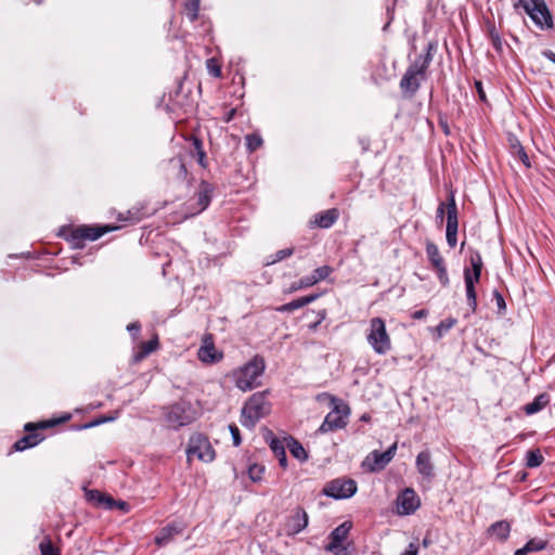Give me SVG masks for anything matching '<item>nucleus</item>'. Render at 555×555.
Here are the masks:
<instances>
[{
	"label": "nucleus",
	"instance_id": "nucleus-1",
	"mask_svg": "<svg viewBox=\"0 0 555 555\" xmlns=\"http://www.w3.org/2000/svg\"><path fill=\"white\" fill-rule=\"evenodd\" d=\"M266 369L264 360L261 357H254L250 361L233 372L235 386L242 391L251 390L260 385L259 377Z\"/></svg>",
	"mask_w": 555,
	"mask_h": 555
},
{
	"label": "nucleus",
	"instance_id": "nucleus-2",
	"mask_svg": "<svg viewBox=\"0 0 555 555\" xmlns=\"http://www.w3.org/2000/svg\"><path fill=\"white\" fill-rule=\"evenodd\" d=\"M366 339L377 354L384 356L391 350L390 336L386 330L385 321L379 317L370 320Z\"/></svg>",
	"mask_w": 555,
	"mask_h": 555
},
{
	"label": "nucleus",
	"instance_id": "nucleus-3",
	"mask_svg": "<svg viewBox=\"0 0 555 555\" xmlns=\"http://www.w3.org/2000/svg\"><path fill=\"white\" fill-rule=\"evenodd\" d=\"M269 413V404L266 400V392L254 393L242 409L243 426L253 428L256 423Z\"/></svg>",
	"mask_w": 555,
	"mask_h": 555
},
{
	"label": "nucleus",
	"instance_id": "nucleus-4",
	"mask_svg": "<svg viewBox=\"0 0 555 555\" xmlns=\"http://www.w3.org/2000/svg\"><path fill=\"white\" fill-rule=\"evenodd\" d=\"M164 416L168 427L179 429L195 421L196 412L190 402L180 401L165 408Z\"/></svg>",
	"mask_w": 555,
	"mask_h": 555
},
{
	"label": "nucleus",
	"instance_id": "nucleus-5",
	"mask_svg": "<svg viewBox=\"0 0 555 555\" xmlns=\"http://www.w3.org/2000/svg\"><path fill=\"white\" fill-rule=\"evenodd\" d=\"M470 266L472 269L466 268L464 270V281L466 288V297L467 304L472 308L473 311L476 310L477 307V295L475 291V283H478L481 275L482 269V259L479 253H475L470 256Z\"/></svg>",
	"mask_w": 555,
	"mask_h": 555
},
{
	"label": "nucleus",
	"instance_id": "nucleus-6",
	"mask_svg": "<svg viewBox=\"0 0 555 555\" xmlns=\"http://www.w3.org/2000/svg\"><path fill=\"white\" fill-rule=\"evenodd\" d=\"M188 459L196 456L199 461L209 463L215 459V451L208 438L202 434L193 435L186 449Z\"/></svg>",
	"mask_w": 555,
	"mask_h": 555
},
{
	"label": "nucleus",
	"instance_id": "nucleus-7",
	"mask_svg": "<svg viewBox=\"0 0 555 555\" xmlns=\"http://www.w3.org/2000/svg\"><path fill=\"white\" fill-rule=\"evenodd\" d=\"M348 415L349 408L347 405H335V408L327 413L318 431L325 434L344 428L347 425Z\"/></svg>",
	"mask_w": 555,
	"mask_h": 555
},
{
	"label": "nucleus",
	"instance_id": "nucleus-8",
	"mask_svg": "<svg viewBox=\"0 0 555 555\" xmlns=\"http://www.w3.org/2000/svg\"><path fill=\"white\" fill-rule=\"evenodd\" d=\"M357 482L353 479L337 478L324 487V494L337 500L351 498L357 492Z\"/></svg>",
	"mask_w": 555,
	"mask_h": 555
},
{
	"label": "nucleus",
	"instance_id": "nucleus-9",
	"mask_svg": "<svg viewBox=\"0 0 555 555\" xmlns=\"http://www.w3.org/2000/svg\"><path fill=\"white\" fill-rule=\"evenodd\" d=\"M397 451V443L390 446L385 452L373 451L363 461L362 467L369 472L384 469L393 459Z\"/></svg>",
	"mask_w": 555,
	"mask_h": 555
},
{
	"label": "nucleus",
	"instance_id": "nucleus-10",
	"mask_svg": "<svg viewBox=\"0 0 555 555\" xmlns=\"http://www.w3.org/2000/svg\"><path fill=\"white\" fill-rule=\"evenodd\" d=\"M108 231V228L82 225L73 230L69 241L75 248H82L83 241H95Z\"/></svg>",
	"mask_w": 555,
	"mask_h": 555
},
{
	"label": "nucleus",
	"instance_id": "nucleus-11",
	"mask_svg": "<svg viewBox=\"0 0 555 555\" xmlns=\"http://www.w3.org/2000/svg\"><path fill=\"white\" fill-rule=\"evenodd\" d=\"M457 228H459V220H457V207L454 199L453 194H451L449 198V203L447 204V230H446V237L447 242L450 247H455L457 242Z\"/></svg>",
	"mask_w": 555,
	"mask_h": 555
},
{
	"label": "nucleus",
	"instance_id": "nucleus-12",
	"mask_svg": "<svg viewBox=\"0 0 555 555\" xmlns=\"http://www.w3.org/2000/svg\"><path fill=\"white\" fill-rule=\"evenodd\" d=\"M533 3L532 8H529L528 4H525V9L530 15V17L534 21L537 25L541 28H551L553 26L552 16L546 9L543 0H531Z\"/></svg>",
	"mask_w": 555,
	"mask_h": 555
},
{
	"label": "nucleus",
	"instance_id": "nucleus-13",
	"mask_svg": "<svg viewBox=\"0 0 555 555\" xmlns=\"http://www.w3.org/2000/svg\"><path fill=\"white\" fill-rule=\"evenodd\" d=\"M308 519L306 511L302 507L297 506L286 519L285 532L288 535L299 533L308 526Z\"/></svg>",
	"mask_w": 555,
	"mask_h": 555
},
{
	"label": "nucleus",
	"instance_id": "nucleus-14",
	"mask_svg": "<svg viewBox=\"0 0 555 555\" xmlns=\"http://www.w3.org/2000/svg\"><path fill=\"white\" fill-rule=\"evenodd\" d=\"M420 506V499L415 491L406 488L397 499L398 513L400 515H410Z\"/></svg>",
	"mask_w": 555,
	"mask_h": 555
},
{
	"label": "nucleus",
	"instance_id": "nucleus-15",
	"mask_svg": "<svg viewBox=\"0 0 555 555\" xmlns=\"http://www.w3.org/2000/svg\"><path fill=\"white\" fill-rule=\"evenodd\" d=\"M415 466L426 480L430 481L435 477V466L431 462V454L428 450L420 452L416 456Z\"/></svg>",
	"mask_w": 555,
	"mask_h": 555
},
{
	"label": "nucleus",
	"instance_id": "nucleus-16",
	"mask_svg": "<svg viewBox=\"0 0 555 555\" xmlns=\"http://www.w3.org/2000/svg\"><path fill=\"white\" fill-rule=\"evenodd\" d=\"M434 46L429 43L425 55L417 56L414 62L408 67L406 72H412L414 76L425 79V73L433 61L431 50Z\"/></svg>",
	"mask_w": 555,
	"mask_h": 555
},
{
	"label": "nucleus",
	"instance_id": "nucleus-17",
	"mask_svg": "<svg viewBox=\"0 0 555 555\" xmlns=\"http://www.w3.org/2000/svg\"><path fill=\"white\" fill-rule=\"evenodd\" d=\"M184 525L181 522H172L162 528L158 534L155 537V543L158 546H165L170 543L176 535L182 534Z\"/></svg>",
	"mask_w": 555,
	"mask_h": 555
},
{
	"label": "nucleus",
	"instance_id": "nucleus-18",
	"mask_svg": "<svg viewBox=\"0 0 555 555\" xmlns=\"http://www.w3.org/2000/svg\"><path fill=\"white\" fill-rule=\"evenodd\" d=\"M214 188L210 183L202 181L196 194V203L198 206L197 212L205 210L211 201Z\"/></svg>",
	"mask_w": 555,
	"mask_h": 555
},
{
	"label": "nucleus",
	"instance_id": "nucleus-19",
	"mask_svg": "<svg viewBox=\"0 0 555 555\" xmlns=\"http://www.w3.org/2000/svg\"><path fill=\"white\" fill-rule=\"evenodd\" d=\"M511 533V524L507 520H499L488 528V534L500 542H505Z\"/></svg>",
	"mask_w": 555,
	"mask_h": 555
},
{
	"label": "nucleus",
	"instance_id": "nucleus-20",
	"mask_svg": "<svg viewBox=\"0 0 555 555\" xmlns=\"http://www.w3.org/2000/svg\"><path fill=\"white\" fill-rule=\"evenodd\" d=\"M421 80L422 79L418 76H414L412 74V72L405 70V73L400 81V88L404 93H408L409 95H413L418 90Z\"/></svg>",
	"mask_w": 555,
	"mask_h": 555
},
{
	"label": "nucleus",
	"instance_id": "nucleus-21",
	"mask_svg": "<svg viewBox=\"0 0 555 555\" xmlns=\"http://www.w3.org/2000/svg\"><path fill=\"white\" fill-rule=\"evenodd\" d=\"M198 359L205 363H215L222 358L221 353H218L212 343H206L198 349Z\"/></svg>",
	"mask_w": 555,
	"mask_h": 555
},
{
	"label": "nucleus",
	"instance_id": "nucleus-22",
	"mask_svg": "<svg viewBox=\"0 0 555 555\" xmlns=\"http://www.w3.org/2000/svg\"><path fill=\"white\" fill-rule=\"evenodd\" d=\"M317 298H319L318 294L308 295L305 297H300L298 299H295L291 302H287L285 305H282L278 308V311L280 312H292L294 310L300 309L311 302H313Z\"/></svg>",
	"mask_w": 555,
	"mask_h": 555
},
{
	"label": "nucleus",
	"instance_id": "nucleus-23",
	"mask_svg": "<svg viewBox=\"0 0 555 555\" xmlns=\"http://www.w3.org/2000/svg\"><path fill=\"white\" fill-rule=\"evenodd\" d=\"M338 218V212L336 209H328L322 211L314 217V224L322 229H327L332 227Z\"/></svg>",
	"mask_w": 555,
	"mask_h": 555
},
{
	"label": "nucleus",
	"instance_id": "nucleus-24",
	"mask_svg": "<svg viewBox=\"0 0 555 555\" xmlns=\"http://www.w3.org/2000/svg\"><path fill=\"white\" fill-rule=\"evenodd\" d=\"M270 436H271V438L269 440V446H270L272 452L274 453V455L276 456V459L279 460L280 466L283 468H286L287 467V457H286V452H285V446L280 439H278L276 437H273L271 433H270Z\"/></svg>",
	"mask_w": 555,
	"mask_h": 555
},
{
	"label": "nucleus",
	"instance_id": "nucleus-25",
	"mask_svg": "<svg viewBox=\"0 0 555 555\" xmlns=\"http://www.w3.org/2000/svg\"><path fill=\"white\" fill-rule=\"evenodd\" d=\"M550 402V396L547 393H540L534 400L524 406V411L527 415H532L544 409Z\"/></svg>",
	"mask_w": 555,
	"mask_h": 555
},
{
	"label": "nucleus",
	"instance_id": "nucleus-26",
	"mask_svg": "<svg viewBox=\"0 0 555 555\" xmlns=\"http://www.w3.org/2000/svg\"><path fill=\"white\" fill-rule=\"evenodd\" d=\"M41 441V437L37 433H30L28 435H25L21 439H18L14 443V449L16 451H24L28 448H33L37 446Z\"/></svg>",
	"mask_w": 555,
	"mask_h": 555
},
{
	"label": "nucleus",
	"instance_id": "nucleus-27",
	"mask_svg": "<svg viewBox=\"0 0 555 555\" xmlns=\"http://www.w3.org/2000/svg\"><path fill=\"white\" fill-rule=\"evenodd\" d=\"M352 525L349 521H345L336 527L330 534V543H343L351 529Z\"/></svg>",
	"mask_w": 555,
	"mask_h": 555
},
{
	"label": "nucleus",
	"instance_id": "nucleus-28",
	"mask_svg": "<svg viewBox=\"0 0 555 555\" xmlns=\"http://www.w3.org/2000/svg\"><path fill=\"white\" fill-rule=\"evenodd\" d=\"M90 494H91V498L93 500H96V502L99 504H103L107 508H113L114 506H117L120 509H125L126 506H127L126 502H122V501L116 502L113 498L106 496V495H104L103 493H101L99 491H92Z\"/></svg>",
	"mask_w": 555,
	"mask_h": 555
},
{
	"label": "nucleus",
	"instance_id": "nucleus-29",
	"mask_svg": "<svg viewBox=\"0 0 555 555\" xmlns=\"http://www.w3.org/2000/svg\"><path fill=\"white\" fill-rule=\"evenodd\" d=\"M426 254L434 268L444 264L443 258L440 255L438 246L433 242H427Z\"/></svg>",
	"mask_w": 555,
	"mask_h": 555
},
{
	"label": "nucleus",
	"instance_id": "nucleus-30",
	"mask_svg": "<svg viewBox=\"0 0 555 555\" xmlns=\"http://www.w3.org/2000/svg\"><path fill=\"white\" fill-rule=\"evenodd\" d=\"M157 348H158V338H157V336H155L153 339H151L149 341H143L140 345L139 352L135 354V360L139 361V360L144 359L150 353L155 351Z\"/></svg>",
	"mask_w": 555,
	"mask_h": 555
},
{
	"label": "nucleus",
	"instance_id": "nucleus-31",
	"mask_svg": "<svg viewBox=\"0 0 555 555\" xmlns=\"http://www.w3.org/2000/svg\"><path fill=\"white\" fill-rule=\"evenodd\" d=\"M289 452L292 455L300 461L307 460L308 455L304 447L295 439H291L287 443Z\"/></svg>",
	"mask_w": 555,
	"mask_h": 555
},
{
	"label": "nucleus",
	"instance_id": "nucleus-32",
	"mask_svg": "<svg viewBox=\"0 0 555 555\" xmlns=\"http://www.w3.org/2000/svg\"><path fill=\"white\" fill-rule=\"evenodd\" d=\"M333 269L330 266H322L317 268L310 276L312 284H317L320 281L325 280L331 273Z\"/></svg>",
	"mask_w": 555,
	"mask_h": 555
},
{
	"label": "nucleus",
	"instance_id": "nucleus-33",
	"mask_svg": "<svg viewBox=\"0 0 555 555\" xmlns=\"http://www.w3.org/2000/svg\"><path fill=\"white\" fill-rule=\"evenodd\" d=\"M543 456L540 450H530L527 452L526 465L530 468L538 467L542 464Z\"/></svg>",
	"mask_w": 555,
	"mask_h": 555
},
{
	"label": "nucleus",
	"instance_id": "nucleus-34",
	"mask_svg": "<svg viewBox=\"0 0 555 555\" xmlns=\"http://www.w3.org/2000/svg\"><path fill=\"white\" fill-rule=\"evenodd\" d=\"M199 0H188L184 5V11L188 18L194 22L198 16Z\"/></svg>",
	"mask_w": 555,
	"mask_h": 555
},
{
	"label": "nucleus",
	"instance_id": "nucleus-35",
	"mask_svg": "<svg viewBox=\"0 0 555 555\" xmlns=\"http://www.w3.org/2000/svg\"><path fill=\"white\" fill-rule=\"evenodd\" d=\"M41 555H60L59 548H56L49 538H44L39 544Z\"/></svg>",
	"mask_w": 555,
	"mask_h": 555
},
{
	"label": "nucleus",
	"instance_id": "nucleus-36",
	"mask_svg": "<svg viewBox=\"0 0 555 555\" xmlns=\"http://www.w3.org/2000/svg\"><path fill=\"white\" fill-rule=\"evenodd\" d=\"M246 147L251 153L255 152L258 147L262 145V138L259 134L251 133L247 134L245 138Z\"/></svg>",
	"mask_w": 555,
	"mask_h": 555
},
{
	"label": "nucleus",
	"instance_id": "nucleus-37",
	"mask_svg": "<svg viewBox=\"0 0 555 555\" xmlns=\"http://www.w3.org/2000/svg\"><path fill=\"white\" fill-rule=\"evenodd\" d=\"M546 545H547V542L545 540L537 539V538L529 540L525 544V546L529 553L542 551L546 547Z\"/></svg>",
	"mask_w": 555,
	"mask_h": 555
},
{
	"label": "nucleus",
	"instance_id": "nucleus-38",
	"mask_svg": "<svg viewBox=\"0 0 555 555\" xmlns=\"http://www.w3.org/2000/svg\"><path fill=\"white\" fill-rule=\"evenodd\" d=\"M456 324V319L448 318L439 323L437 326L438 336H443L449 330H451Z\"/></svg>",
	"mask_w": 555,
	"mask_h": 555
},
{
	"label": "nucleus",
	"instance_id": "nucleus-39",
	"mask_svg": "<svg viewBox=\"0 0 555 555\" xmlns=\"http://www.w3.org/2000/svg\"><path fill=\"white\" fill-rule=\"evenodd\" d=\"M264 473V466L253 464L248 467V476L253 481H259Z\"/></svg>",
	"mask_w": 555,
	"mask_h": 555
},
{
	"label": "nucleus",
	"instance_id": "nucleus-40",
	"mask_svg": "<svg viewBox=\"0 0 555 555\" xmlns=\"http://www.w3.org/2000/svg\"><path fill=\"white\" fill-rule=\"evenodd\" d=\"M325 551L331 552L334 555H348L349 554L347 546H345L343 543H328L325 546Z\"/></svg>",
	"mask_w": 555,
	"mask_h": 555
},
{
	"label": "nucleus",
	"instance_id": "nucleus-41",
	"mask_svg": "<svg viewBox=\"0 0 555 555\" xmlns=\"http://www.w3.org/2000/svg\"><path fill=\"white\" fill-rule=\"evenodd\" d=\"M312 281L310 279V276H305L302 279H300L298 282H295L291 285L289 287V292H296L298 289H301V288H307V287H310L312 286Z\"/></svg>",
	"mask_w": 555,
	"mask_h": 555
},
{
	"label": "nucleus",
	"instance_id": "nucleus-42",
	"mask_svg": "<svg viewBox=\"0 0 555 555\" xmlns=\"http://www.w3.org/2000/svg\"><path fill=\"white\" fill-rule=\"evenodd\" d=\"M436 271H437V275H438V279L440 281V283L443 285V286H448L449 285V276H448V272H447V268L444 264H441L437 268H435Z\"/></svg>",
	"mask_w": 555,
	"mask_h": 555
},
{
	"label": "nucleus",
	"instance_id": "nucleus-43",
	"mask_svg": "<svg viewBox=\"0 0 555 555\" xmlns=\"http://www.w3.org/2000/svg\"><path fill=\"white\" fill-rule=\"evenodd\" d=\"M229 430H230L232 439H233V444L235 447H238L242 442L238 427L235 424H230Z\"/></svg>",
	"mask_w": 555,
	"mask_h": 555
},
{
	"label": "nucleus",
	"instance_id": "nucleus-44",
	"mask_svg": "<svg viewBox=\"0 0 555 555\" xmlns=\"http://www.w3.org/2000/svg\"><path fill=\"white\" fill-rule=\"evenodd\" d=\"M294 253V249L293 248H284V249H281L279 251H276L275 256H274V259L271 261V263H274V262H278V261H281L289 256H292Z\"/></svg>",
	"mask_w": 555,
	"mask_h": 555
},
{
	"label": "nucleus",
	"instance_id": "nucleus-45",
	"mask_svg": "<svg viewBox=\"0 0 555 555\" xmlns=\"http://www.w3.org/2000/svg\"><path fill=\"white\" fill-rule=\"evenodd\" d=\"M515 149H517V154L519 156V159L526 165L527 167H530V162L527 153L524 151L522 146L517 142L516 145H514Z\"/></svg>",
	"mask_w": 555,
	"mask_h": 555
},
{
	"label": "nucleus",
	"instance_id": "nucleus-46",
	"mask_svg": "<svg viewBox=\"0 0 555 555\" xmlns=\"http://www.w3.org/2000/svg\"><path fill=\"white\" fill-rule=\"evenodd\" d=\"M207 68H208L209 74H211L215 77H219L221 75L220 67L215 64V61L212 59H209L207 61Z\"/></svg>",
	"mask_w": 555,
	"mask_h": 555
},
{
	"label": "nucleus",
	"instance_id": "nucleus-47",
	"mask_svg": "<svg viewBox=\"0 0 555 555\" xmlns=\"http://www.w3.org/2000/svg\"><path fill=\"white\" fill-rule=\"evenodd\" d=\"M475 87H476L477 93L479 95V99L485 102L486 101V92L482 88L481 81H478V80L475 81Z\"/></svg>",
	"mask_w": 555,
	"mask_h": 555
},
{
	"label": "nucleus",
	"instance_id": "nucleus-48",
	"mask_svg": "<svg viewBox=\"0 0 555 555\" xmlns=\"http://www.w3.org/2000/svg\"><path fill=\"white\" fill-rule=\"evenodd\" d=\"M418 547L415 543H410L409 547L404 551L402 555H417Z\"/></svg>",
	"mask_w": 555,
	"mask_h": 555
},
{
	"label": "nucleus",
	"instance_id": "nucleus-49",
	"mask_svg": "<svg viewBox=\"0 0 555 555\" xmlns=\"http://www.w3.org/2000/svg\"><path fill=\"white\" fill-rule=\"evenodd\" d=\"M140 328H141V325L139 322H133V323H130L128 326H127V330L128 332H130L131 334L133 335H137L139 332H140Z\"/></svg>",
	"mask_w": 555,
	"mask_h": 555
},
{
	"label": "nucleus",
	"instance_id": "nucleus-50",
	"mask_svg": "<svg viewBox=\"0 0 555 555\" xmlns=\"http://www.w3.org/2000/svg\"><path fill=\"white\" fill-rule=\"evenodd\" d=\"M113 420H114V417H102V418L91 422L90 424L86 425V427H93V426H96V425H100V424H103L105 422H109Z\"/></svg>",
	"mask_w": 555,
	"mask_h": 555
},
{
	"label": "nucleus",
	"instance_id": "nucleus-51",
	"mask_svg": "<svg viewBox=\"0 0 555 555\" xmlns=\"http://www.w3.org/2000/svg\"><path fill=\"white\" fill-rule=\"evenodd\" d=\"M427 314H428L427 310L421 309V310L413 312L412 318L415 320H420V319L426 318Z\"/></svg>",
	"mask_w": 555,
	"mask_h": 555
},
{
	"label": "nucleus",
	"instance_id": "nucleus-52",
	"mask_svg": "<svg viewBox=\"0 0 555 555\" xmlns=\"http://www.w3.org/2000/svg\"><path fill=\"white\" fill-rule=\"evenodd\" d=\"M193 147L196 154H198L203 150V143L198 138H193Z\"/></svg>",
	"mask_w": 555,
	"mask_h": 555
},
{
	"label": "nucleus",
	"instance_id": "nucleus-53",
	"mask_svg": "<svg viewBox=\"0 0 555 555\" xmlns=\"http://www.w3.org/2000/svg\"><path fill=\"white\" fill-rule=\"evenodd\" d=\"M197 156V162L198 164L202 166V167H206V163H205V159H206V153L205 151H201L198 154H196Z\"/></svg>",
	"mask_w": 555,
	"mask_h": 555
},
{
	"label": "nucleus",
	"instance_id": "nucleus-54",
	"mask_svg": "<svg viewBox=\"0 0 555 555\" xmlns=\"http://www.w3.org/2000/svg\"><path fill=\"white\" fill-rule=\"evenodd\" d=\"M447 209V205L444 203H440L437 209V218H443L444 210Z\"/></svg>",
	"mask_w": 555,
	"mask_h": 555
},
{
	"label": "nucleus",
	"instance_id": "nucleus-55",
	"mask_svg": "<svg viewBox=\"0 0 555 555\" xmlns=\"http://www.w3.org/2000/svg\"><path fill=\"white\" fill-rule=\"evenodd\" d=\"M494 295H495L499 308H504L505 301H504V298L502 297V295L499 292H495Z\"/></svg>",
	"mask_w": 555,
	"mask_h": 555
},
{
	"label": "nucleus",
	"instance_id": "nucleus-56",
	"mask_svg": "<svg viewBox=\"0 0 555 555\" xmlns=\"http://www.w3.org/2000/svg\"><path fill=\"white\" fill-rule=\"evenodd\" d=\"M543 55L555 64V53L553 51L546 50L543 52Z\"/></svg>",
	"mask_w": 555,
	"mask_h": 555
},
{
	"label": "nucleus",
	"instance_id": "nucleus-57",
	"mask_svg": "<svg viewBox=\"0 0 555 555\" xmlns=\"http://www.w3.org/2000/svg\"><path fill=\"white\" fill-rule=\"evenodd\" d=\"M529 552L527 551L526 546L518 548L514 555H527Z\"/></svg>",
	"mask_w": 555,
	"mask_h": 555
},
{
	"label": "nucleus",
	"instance_id": "nucleus-58",
	"mask_svg": "<svg viewBox=\"0 0 555 555\" xmlns=\"http://www.w3.org/2000/svg\"><path fill=\"white\" fill-rule=\"evenodd\" d=\"M36 428H37V426H36L35 424H33V423H27V424L25 425V430H26V431H31V430H34V429H36Z\"/></svg>",
	"mask_w": 555,
	"mask_h": 555
},
{
	"label": "nucleus",
	"instance_id": "nucleus-59",
	"mask_svg": "<svg viewBox=\"0 0 555 555\" xmlns=\"http://www.w3.org/2000/svg\"><path fill=\"white\" fill-rule=\"evenodd\" d=\"M493 44L496 49H500L501 47V40L498 36L493 37Z\"/></svg>",
	"mask_w": 555,
	"mask_h": 555
},
{
	"label": "nucleus",
	"instance_id": "nucleus-60",
	"mask_svg": "<svg viewBox=\"0 0 555 555\" xmlns=\"http://www.w3.org/2000/svg\"><path fill=\"white\" fill-rule=\"evenodd\" d=\"M179 168H180V172L185 175L186 173V168H185V165L179 160Z\"/></svg>",
	"mask_w": 555,
	"mask_h": 555
},
{
	"label": "nucleus",
	"instance_id": "nucleus-61",
	"mask_svg": "<svg viewBox=\"0 0 555 555\" xmlns=\"http://www.w3.org/2000/svg\"><path fill=\"white\" fill-rule=\"evenodd\" d=\"M234 113H235V111H234V109H232V111L229 113V116H228V118H227V121H229V120L233 117Z\"/></svg>",
	"mask_w": 555,
	"mask_h": 555
},
{
	"label": "nucleus",
	"instance_id": "nucleus-62",
	"mask_svg": "<svg viewBox=\"0 0 555 555\" xmlns=\"http://www.w3.org/2000/svg\"><path fill=\"white\" fill-rule=\"evenodd\" d=\"M42 0H35L37 4H40Z\"/></svg>",
	"mask_w": 555,
	"mask_h": 555
}]
</instances>
